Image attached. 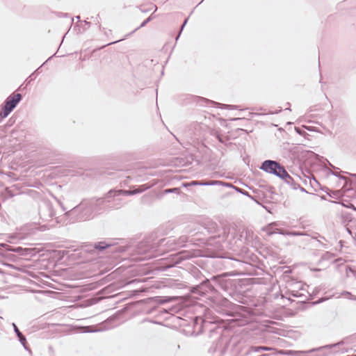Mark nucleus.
I'll use <instances>...</instances> for the list:
<instances>
[{
    "mask_svg": "<svg viewBox=\"0 0 356 356\" xmlns=\"http://www.w3.org/2000/svg\"><path fill=\"white\" fill-rule=\"evenodd\" d=\"M102 204L104 201L99 199L83 200L71 210L65 212L64 218H66V222L89 220L103 212Z\"/></svg>",
    "mask_w": 356,
    "mask_h": 356,
    "instance_id": "1",
    "label": "nucleus"
},
{
    "mask_svg": "<svg viewBox=\"0 0 356 356\" xmlns=\"http://www.w3.org/2000/svg\"><path fill=\"white\" fill-rule=\"evenodd\" d=\"M38 213L40 219L43 222H52V225L55 223H65L66 218L61 216H57V213L51 203L47 200H42L40 202Z\"/></svg>",
    "mask_w": 356,
    "mask_h": 356,
    "instance_id": "2",
    "label": "nucleus"
},
{
    "mask_svg": "<svg viewBox=\"0 0 356 356\" xmlns=\"http://www.w3.org/2000/svg\"><path fill=\"white\" fill-rule=\"evenodd\" d=\"M122 192H128V191L111 190L104 197L99 198L104 201V204L102 206L103 211H106L107 209H117L120 208L123 205L122 196L127 195L126 193Z\"/></svg>",
    "mask_w": 356,
    "mask_h": 356,
    "instance_id": "3",
    "label": "nucleus"
},
{
    "mask_svg": "<svg viewBox=\"0 0 356 356\" xmlns=\"http://www.w3.org/2000/svg\"><path fill=\"white\" fill-rule=\"evenodd\" d=\"M308 286L300 281L292 280L287 283L286 294L295 298H302L305 301L308 298Z\"/></svg>",
    "mask_w": 356,
    "mask_h": 356,
    "instance_id": "4",
    "label": "nucleus"
},
{
    "mask_svg": "<svg viewBox=\"0 0 356 356\" xmlns=\"http://www.w3.org/2000/svg\"><path fill=\"white\" fill-rule=\"evenodd\" d=\"M260 169L268 173L276 175L280 178L286 175V170L284 166L281 165L280 163L273 160L264 161L261 163Z\"/></svg>",
    "mask_w": 356,
    "mask_h": 356,
    "instance_id": "5",
    "label": "nucleus"
},
{
    "mask_svg": "<svg viewBox=\"0 0 356 356\" xmlns=\"http://www.w3.org/2000/svg\"><path fill=\"white\" fill-rule=\"evenodd\" d=\"M22 95L19 93L10 95L5 101V104L0 111V118H6L10 112L16 107L17 104L22 99Z\"/></svg>",
    "mask_w": 356,
    "mask_h": 356,
    "instance_id": "6",
    "label": "nucleus"
},
{
    "mask_svg": "<svg viewBox=\"0 0 356 356\" xmlns=\"http://www.w3.org/2000/svg\"><path fill=\"white\" fill-rule=\"evenodd\" d=\"M136 252L138 254L141 255V257L138 258L140 260L149 259L157 255L155 250H153V248L150 247L145 242H142L138 244Z\"/></svg>",
    "mask_w": 356,
    "mask_h": 356,
    "instance_id": "7",
    "label": "nucleus"
},
{
    "mask_svg": "<svg viewBox=\"0 0 356 356\" xmlns=\"http://www.w3.org/2000/svg\"><path fill=\"white\" fill-rule=\"evenodd\" d=\"M343 343V341H340V342H338V343H336L334 344L325 345V346H321L317 348H313V349L309 350L307 351H305V353H310L316 351V352L320 353L319 356H327L329 355V353L327 352L326 350H330L333 348L339 347V346H341Z\"/></svg>",
    "mask_w": 356,
    "mask_h": 356,
    "instance_id": "8",
    "label": "nucleus"
},
{
    "mask_svg": "<svg viewBox=\"0 0 356 356\" xmlns=\"http://www.w3.org/2000/svg\"><path fill=\"white\" fill-rule=\"evenodd\" d=\"M282 179L286 184H288L291 188L293 190L300 189L302 192H306V190L300 186V185L286 172V176H283Z\"/></svg>",
    "mask_w": 356,
    "mask_h": 356,
    "instance_id": "9",
    "label": "nucleus"
},
{
    "mask_svg": "<svg viewBox=\"0 0 356 356\" xmlns=\"http://www.w3.org/2000/svg\"><path fill=\"white\" fill-rule=\"evenodd\" d=\"M225 351V345L223 340L213 344L209 349V352L216 354V356H222Z\"/></svg>",
    "mask_w": 356,
    "mask_h": 356,
    "instance_id": "10",
    "label": "nucleus"
},
{
    "mask_svg": "<svg viewBox=\"0 0 356 356\" xmlns=\"http://www.w3.org/2000/svg\"><path fill=\"white\" fill-rule=\"evenodd\" d=\"M191 185L193 186H218L222 185L226 186H232L231 184L224 183L221 181H193L191 183Z\"/></svg>",
    "mask_w": 356,
    "mask_h": 356,
    "instance_id": "11",
    "label": "nucleus"
},
{
    "mask_svg": "<svg viewBox=\"0 0 356 356\" xmlns=\"http://www.w3.org/2000/svg\"><path fill=\"white\" fill-rule=\"evenodd\" d=\"M216 304L222 307V310H225L226 308H232L233 305L229 300L221 296L216 298Z\"/></svg>",
    "mask_w": 356,
    "mask_h": 356,
    "instance_id": "12",
    "label": "nucleus"
},
{
    "mask_svg": "<svg viewBox=\"0 0 356 356\" xmlns=\"http://www.w3.org/2000/svg\"><path fill=\"white\" fill-rule=\"evenodd\" d=\"M153 186H154V184H145L140 186L136 189L129 190L128 192H124V193H126L127 195H136V194L144 192L146 190L150 188Z\"/></svg>",
    "mask_w": 356,
    "mask_h": 356,
    "instance_id": "13",
    "label": "nucleus"
},
{
    "mask_svg": "<svg viewBox=\"0 0 356 356\" xmlns=\"http://www.w3.org/2000/svg\"><path fill=\"white\" fill-rule=\"evenodd\" d=\"M276 225V222L270 223L264 229V230L267 233L268 236L277 233L280 234L281 229L275 227Z\"/></svg>",
    "mask_w": 356,
    "mask_h": 356,
    "instance_id": "14",
    "label": "nucleus"
},
{
    "mask_svg": "<svg viewBox=\"0 0 356 356\" xmlns=\"http://www.w3.org/2000/svg\"><path fill=\"white\" fill-rule=\"evenodd\" d=\"M13 327L14 329V331L17 336L19 341L20 343L24 346V347L26 348V337L23 335V334L19 331L17 326L15 325V323H13Z\"/></svg>",
    "mask_w": 356,
    "mask_h": 356,
    "instance_id": "15",
    "label": "nucleus"
},
{
    "mask_svg": "<svg viewBox=\"0 0 356 356\" xmlns=\"http://www.w3.org/2000/svg\"><path fill=\"white\" fill-rule=\"evenodd\" d=\"M112 245L106 243V241H100L95 243V248L100 251L105 250L106 248H111Z\"/></svg>",
    "mask_w": 356,
    "mask_h": 356,
    "instance_id": "16",
    "label": "nucleus"
},
{
    "mask_svg": "<svg viewBox=\"0 0 356 356\" xmlns=\"http://www.w3.org/2000/svg\"><path fill=\"white\" fill-rule=\"evenodd\" d=\"M277 353V355L278 354L283 355H297L300 353H304L303 351H296V350H280L279 351H275Z\"/></svg>",
    "mask_w": 356,
    "mask_h": 356,
    "instance_id": "17",
    "label": "nucleus"
},
{
    "mask_svg": "<svg viewBox=\"0 0 356 356\" xmlns=\"http://www.w3.org/2000/svg\"><path fill=\"white\" fill-rule=\"evenodd\" d=\"M280 234L291 236H302L305 235L303 232H289L285 230H280Z\"/></svg>",
    "mask_w": 356,
    "mask_h": 356,
    "instance_id": "18",
    "label": "nucleus"
},
{
    "mask_svg": "<svg viewBox=\"0 0 356 356\" xmlns=\"http://www.w3.org/2000/svg\"><path fill=\"white\" fill-rule=\"evenodd\" d=\"M252 350L254 351V352H259L261 350H273V348H270V347H268V346H254V347H252Z\"/></svg>",
    "mask_w": 356,
    "mask_h": 356,
    "instance_id": "19",
    "label": "nucleus"
},
{
    "mask_svg": "<svg viewBox=\"0 0 356 356\" xmlns=\"http://www.w3.org/2000/svg\"><path fill=\"white\" fill-rule=\"evenodd\" d=\"M341 296H343L347 299L356 300V296L353 295L351 293L344 291L341 293Z\"/></svg>",
    "mask_w": 356,
    "mask_h": 356,
    "instance_id": "20",
    "label": "nucleus"
},
{
    "mask_svg": "<svg viewBox=\"0 0 356 356\" xmlns=\"http://www.w3.org/2000/svg\"><path fill=\"white\" fill-rule=\"evenodd\" d=\"M7 250H9V251H12V252H14L19 253L20 254H24V249H23L21 247L9 248H7Z\"/></svg>",
    "mask_w": 356,
    "mask_h": 356,
    "instance_id": "21",
    "label": "nucleus"
},
{
    "mask_svg": "<svg viewBox=\"0 0 356 356\" xmlns=\"http://www.w3.org/2000/svg\"><path fill=\"white\" fill-rule=\"evenodd\" d=\"M153 19V14H152L148 18H147L145 21L142 22L140 26L137 27L133 32L136 31L140 28L145 26L149 22H150Z\"/></svg>",
    "mask_w": 356,
    "mask_h": 356,
    "instance_id": "22",
    "label": "nucleus"
},
{
    "mask_svg": "<svg viewBox=\"0 0 356 356\" xmlns=\"http://www.w3.org/2000/svg\"><path fill=\"white\" fill-rule=\"evenodd\" d=\"M186 242V236H181L179 238L177 247H182L184 246L185 243Z\"/></svg>",
    "mask_w": 356,
    "mask_h": 356,
    "instance_id": "23",
    "label": "nucleus"
},
{
    "mask_svg": "<svg viewBox=\"0 0 356 356\" xmlns=\"http://www.w3.org/2000/svg\"><path fill=\"white\" fill-rule=\"evenodd\" d=\"M155 301L159 304H163L167 302V300L163 297H155Z\"/></svg>",
    "mask_w": 356,
    "mask_h": 356,
    "instance_id": "24",
    "label": "nucleus"
},
{
    "mask_svg": "<svg viewBox=\"0 0 356 356\" xmlns=\"http://www.w3.org/2000/svg\"><path fill=\"white\" fill-rule=\"evenodd\" d=\"M236 190L241 193V194L244 195H246V196H248V197H250V195H249L248 192L243 190V189H241V188H236Z\"/></svg>",
    "mask_w": 356,
    "mask_h": 356,
    "instance_id": "25",
    "label": "nucleus"
},
{
    "mask_svg": "<svg viewBox=\"0 0 356 356\" xmlns=\"http://www.w3.org/2000/svg\"><path fill=\"white\" fill-rule=\"evenodd\" d=\"M179 189L178 188H173L171 189H167L165 191V193H179Z\"/></svg>",
    "mask_w": 356,
    "mask_h": 356,
    "instance_id": "26",
    "label": "nucleus"
},
{
    "mask_svg": "<svg viewBox=\"0 0 356 356\" xmlns=\"http://www.w3.org/2000/svg\"><path fill=\"white\" fill-rule=\"evenodd\" d=\"M202 101L207 102L208 104H216L217 103H216L215 102H213V101H211V100H209V99H204L202 98Z\"/></svg>",
    "mask_w": 356,
    "mask_h": 356,
    "instance_id": "27",
    "label": "nucleus"
},
{
    "mask_svg": "<svg viewBox=\"0 0 356 356\" xmlns=\"http://www.w3.org/2000/svg\"><path fill=\"white\" fill-rule=\"evenodd\" d=\"M186 22H187V19H186L184 21V24H182L181 28V31H182V29H184V27L185 24H186Z\"/></svg>",
    "mask_w": 356,
    "mask_h": 356,
    "instance_id": "28",
    "label": "nucleus"
},
{
    "mask_svg": "<svg viewBox=\"0 0 356 356\" xmlns=\"http://www.w3.org/2000/svg\"><path fill=\"white\" fill-rule=\"evenodd\" d=\"M145 198H146V195H144V196L142 197V201H143V202H145Z\"/></svg>",
    "mask_w": 356,
    "mask_h": 356,
    "instance_id": "29",
    "label": "nucleus"
},
{
    "mask_svg": "<svg viewBox=\"0 0 356 356\" xmlns=\"http://www.w3.org/2000/svg\"><path fill=\"white\" fill-rule=\"evenodd\" d=\"M332 174L334 175V176H337V177L338 176L337 174L334 172H332Z\"/></svg>",
    "mask_w": 356,
    "mask_h": 356,
    "instance_id": "30",
    "label": "nucleus"
},
{
    "mask_svg": "<svg viewBox=\"0 0 356 356\" xmlns=\"http://www.w3.org/2000/svg\"><path fill=\"white\" fill-rule=\"evenodd\" d=\"M154 8H155L154 11H156L157 10V7L156 6H154Z\"/></svg>",
    "mask_w": 356,
    "mask_h": 356,
    "instance_id": "31",
    "label": "nucleus"
},
{
    "mask_svg": "<svg viewBox=\"0 0 356 356\" xmlns=\"http://www.w3.org/2000/svg\"><path fill=\"white\" fill-rule=\"evenodd\" d=\"M350 271L354 273V270H353L352 269H350Z\"/></svg>",
    "mask_w": 356,
    "mask_h": 356,
    "instance_id": "32",
    "label": "nucleus"
},
{
    "mask_svg": "<svg viewBox=\"0 0 356 356\" xmlns=\"http://www.w3.org/2000/svg\"><path fill=\"white\" fill-rule=\"evenodd\" d=\"M350 271L354 273V270H353L352 269H350Z\"/></svg>",
    "mask_w": 356,
    "mask_h": 356,
    "instance_id": "33",
    "label": "nucleus"
},
{
    "mask_svg": "<svg viewBox=\"0 0 356 356\" xmlns=\"http://www.w3.org/2000/svg\"><path fill=\"white\" fill-rule=\"evenodd\" d=\"M350 271L354 273V270H353L352 269H350Z\"/></svg>",
    "mask_w": 356,
    "mask_h": 356,
    "instance_id": "34",
    "label": "nucleus"
},
{
    "mask_svg": "<svg viewBox=\"0 0 356 356\" xmlns=\"http://www.w3.org/2000/svg\"><path fill=\"white\" fill-rule=\"evenodd\" d=\"M84 22H85L86 24H88V22L87 21H84Z\"/></svg>",
    "mask_w": 356,
    "mask_h": 356,
    "instance_id": "35",
    "label": "nucleus"
},
{
    "mask_svg": "<svg viewBox=\"0 0 356 356\" xmlns=\"http://www.w3.org/2000/svg\"><path fill=\"white\" fill-rule=\"evenodd\" d=\"M65 211V209L64 207H63V211Z\"/></svg>",
    "mask_w": 356,
    "mask_h": 356,
    "instance_id": "36",
    "label": "nucleus"
}]
</instances>
